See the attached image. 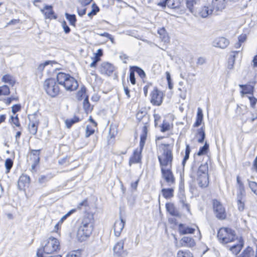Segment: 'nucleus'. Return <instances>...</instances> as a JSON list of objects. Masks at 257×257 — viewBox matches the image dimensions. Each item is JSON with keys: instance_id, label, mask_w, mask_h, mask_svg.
Wrapping results in <instances>:
<instances>
[{"instance_id": "nucleus-27", "label": "nucleus", "mask_w": 257, "mask_h": 257, "mask_svg": "<svg viewBox=\"0 0 257 257\" xmlns=\"http://www.w3.org/2000/svg\"><path fill=\"white\" fill-rule=\"evenodd\" d=\"M136 117L139 122L149 121V115L145 111L140 110L136 114Z\"/></svg>"}, {"instance_id": "nucleus-22", "label": "nucleus", "mask_w": 257, "mask_h": 257, "mask_svg": "<svg viewBox=\"0 0 257 257\" xmlns=\"http://www.w3.org/2000/svg\"><path fill=\"white\" fill-rule=\"evenodd\" d=\"M239 86L242 89V90L240 91L242 96L246 94L253 95L254 88L253 85L250 84H239Z\"/></svg>"}, {"instance_id": "nucleus-9", "label": "nucleus", "mask_w": 257, "mask_h": 257, "mask_svg": "<svg viewBox=\"0 0 257 257\" xmlns=\"http://www.w3.org/2000/svg\"><path fill=\"white\" fill-rule=\"evenodd\" d=\"M213 207L216 217L220 220L224 219L226 217L225 208L217 200L213 201Z\"/></svg>"}, {"instance_id": "nucleus-50", "label": "nucleus", "mask_w": 257, "mask_h": 257, "mask_svg": "<svg viewBox=\"0 0 257 257\" xmlns=\"http://www.w3.org/2000/svg\"><path fill=\"white\" fill-rule=\"evenodd\" d=\"M178 257H193V254L190 251L179 250L177 253Z\"/></svg>"}, {"instance_id": "nucleus-2", "label": "nucleus", "mask_w": 257, "mask_h": 257, "mask_svg": "<svg viewBox=\"0 0 257 257\" xmlns=\"http://www.w3.org/2000/svg\"><path fill=\"white\" fill-rule=\"evenodd\" d=\"M60 249V243L59 240L53 237H49L47 243L42 248L38 249L37 257H43V253L50 254Z\"/></svg>"}, {"instance_id": "nucleus-44", "label": "nucleus", "mask_w": 257, "mask_h": 257, "mask_svg": "<svg viewBox=\"0 0 257 257\" xmlns=\"http://www.w3.org/2000/svg\"><path fill=\"white\" fill-rule=\"evenodd\" d=\"M239 51H233L232 53L234 54L230 56V57L228 59V68L230 69H231L233 67L234 63V58L235 57V54H238Z\"/></svg>"}, {"instance_id": "nucleus-60", "label": "nucleus", "mask_w": 257, "mask_h": 257, "mask_svg": "<svg viewBox=\"0 0 257 257\" xmlns=\"http://www.w3.org/2000/svg\"><path fill=\"white\" fill-rule=\"evenodd\" d=\"M94 133V130L89 127L88 125H87L86 128L85 137L88 138L90 136L92 135Z\"/></svg>"}, {"instance_id": "nucleus-37", "label": "nucleus", "mask_w": 257, "mask_h": 257, "mask_svg": "<svg viewBox=\"0 0 257 257\" xmlns=\"http://www.w3.org/2000/svg\"><path fill=\"white\" fill-rule=\"evenodd\" d=\"M41 150H31V154L33 156V161L36 163L40 162V154Z\"/></svg>"}, {"instance_id": "nucleus-5", "label": "nucleus", "mask_w": 257, "mask_h": 257, "mask_svg": "<svg viewBox=\"0 0 257 257\" xmlns=\"http://www.w3.org/2000/svg\"><path fill=\"white\" fill-rule=\"evenodd\" d=\"M217 238L222 244H226L233 241L236 239L234 230L227 227L220 228L217 232Z\"/></svg>"}, {"instance_id": "nucleus-28", "label": "nucleus", "mask_w": 257, "mask_h": 257, "mask_svg": "<svg viewBox=\"0 0 257 257\" xmlns=\"http://www.w3.org/2000/svg\"><path fill=\"white\" fill-rule=\"evenodd\" d=\"M70 75L63 72H59L57 75V81L58 84L63 85L65 82L69 77Z\"/></svg>"}, {"instance_id": "nucleus-62", "label": "nucleus", "mask_w": 257, "mask_h": 257, "mask_svg": "<svg viewBox=\"0 0 257 257\" xmlns=\"http://www.w3.org/2000/svg\"><path fill=\"white\" fill-rule=\"evenodd\" d=\"M62 26L63 28L64 31L66 34H68L70 32V28L67 25L66 22L64 21L62 23Z\"/></svg>"}, {"instance_id": "nucleus-40", "label": "nucleus", "mask_w": 257, "mask_h": 257, "mask_svg": "<svg viewBox=\"0 0 257 257\" xmlns=\"http://www.w3.org/2000/svg\"><path fill=\"white\" fill-rule=\"evenodd\" d=\"M190 152H191V149H190L189 145H186V149H185V156L184 157V158H183L182 162V164L183 167L185 166L186 161L189 158V155H190Z\"/></svg>"}, {"instance_id": "nucleus-36", "label": "nucleus", "mask_w": 257, "mask_h": 257, "mask_svg": "<svg viewBox=\"0 0 257 257\" xmlns=\"http://www.w3.org/2000/svg\"><path fill=\"white\" fill-rule=\"evenodd\" d=\"M167 6L171 9H176L179 7L180 0H167Z\"/></svg>"}, {"instance_id": "nucleus-6", "label": "nucleus", "mask_w": 257, "mask_h": 257, "mask_svg": "<svg viewBox=\"0 0 257 257\" xmlns=\"http://www.w3.org/2000/svg\"><path fill=\"white\" fill-rule=\"evenodd\" d=\"M44 88L48 95L51 97L57 96L60 92V88L54 78H49L44 83Z\"/></svg>"}, {"instance_id": "nucleus-34", "label": "nucleus", "mask_w": 257, "mask_h": 257, "mask_svg": "<svg viewBox=\"0 0 257 257\" xmlns=\"http://www.w3.org/2000/svg\"><path fill=\"white\" fill-rule=\"evenodd\" d=\"M88 96L86 95L85 97L83 102V108L86 112H88L89 111H91L92 110V106H91L89 100H88Z\"/></svg>"}, {"instance_id": "nucleus-10", "label": "nucleus", "mask_w": 257, "mask_h": 257, "mask_svg": "<svg viewBox=\"0 0 257 257\" xmlns=\"http://www.w3.org/2000/svg\"><path fill=\"white\" fill-rule=\"evenodd\" d=\"M151 102L154 105L160 106L163 101V92L155 88L151 94Z\"/></svg>"}, {"instance_id": "nucleus-23", "label": "nucleus", "mask_w": 257, "mask_h": 257, "mask_svg": "<svg viewBox=\"0 0 257 257\" xmlns=\"http://www.w3.org/2000/svg\"><path fill=\"white\" fill-rule=\"evenodd\" d=\"M166 208L167 211L173 216L180 217V213L175 207L174 204L172 203H167L166 204Z\"/></svg>"}, {"instance_id": "nucleus-49", "label": "nucleus", "mask_w": 257, "mask_h": 257, "mask_svg": "<svg viewBox=\"0 0 257 257\" xmlns=\"http://www.w3.org/2000/svg\"><path fill=\"white\" fill-rule=\"evenodd\" d=\"M81 250L77 249L76 250H73L69 252L67 255L66 257H81Z\"/></svg>"}, {"instance_id": "nucleus-13", "label": "nucleus", "mask_w": 257, "mask_h": 257, "mask_svg": "<svg viewBox=\"0 0 257 257\" xmlns=\"http://www.w3.org/2000/svg\"><path fill=\"white\" fill-rule=\"evenodd\" d=\"M63 86L67 90L74 91L78 87V84L76 80L70 75L68 78L67 80L63 84Z\"/></svg>"}, {"instance_id": "nucleus-12", "label": "nucleus", "mask_w": 257, "mask_h": 257, "mask_svg": "<svg viewBox=\"0 0 257 257\" xmlns=\"http://www.w3.org/2000/svg\"><path fill=\"white\" fill-rule=\"evenodd\" d=\"M114 70V67L108 62H103L101 63L99 71L102 74L107 76H110L112 75Z\"/></svg>"}, {"instance_id": "nucleus-26", "label": "nucleus", "mask_w": 257, "mask_h": 257, "mask_svg": "<svg viewBox=\"0 0 257 257\" xmlns=\"http://www.w3.org/2000/svg\"><path fill=\"white\" fill-rule=\"evenodd\" d=\"M212 14H214V10L211 8V6L210 7L204 6L201 8V10L199 12V14L200 16L202 18H206L209 15Z\"/></svg>"}, {"instance_id": "nucleus-15", "label": "nucleus", "mask_w": 257, "mask_h": 257, "mask_svg": "<svg viewBox=\"0 0 257 257\" xmlns=\"http://www.w3.org/2000/svg\"><path fill=\"white\" fill-rule=\"evenodd\" d=\"M211 7L214 10V14L217 15L218 12L225 8V0H212Z\"/></svg>"}, {"instance_id": "nucleus-38", "label": "nucleus", "mask_w": 257, "mask_h": 257, "mask_svg": "<svg viewBox=\"0 0 257 257\" xmlns=\"http://www.w3.org/2000/svg\"><path fill=\"white\" fill-rule=\"evenodd\" d=\"M131 69H133L134 72L137 73L141 78H144L146 77L145 71L140 67L137 66H131Z\"/></svg>"}, {"instance_id": "nucleus-24", "label": "nucleus", "mask_w": 257, "mask_h": 257, "mask_svg": "<svg viewBox=\"0 0 257 257\" xmlns=\"http://www.w3.org/2000/svg\"><path fill=\"white\" fill-rule=\"evenodd\" d=\"M244 245L243 240L241 237L238 239V243L234 244L230 247V250L235 254H237L241 250Z\"/></svg>"}, {"instance_id": "nucleus-41", "label": "nucleus", "mask_w": 257, "mask_h": 257, "mask_svg": "<svg viewBox=\"0 0 257 257\" xmlns=\"http://www.w3.org/2000/svg\"><path fill=\"white\" fill-rule=\"evenodd\" d=\"M92 10L90 12L88 13L87 15L89 17H90L91 19L92 18V17L95 15L99 11V8L97 6V5L95 3H93L92 5L91 6Z\"/></svg>"}, {"instance_id": "nucleus-11", "label": "nucleus", "mask_w": 257, "mask_h": 257, "mask_svg": "<svg viewBox=\"0 0 257 257\" xmlns=\"http://www.w3.org/2000/svg\"><path fill=\"white\" fill-rule=\"evenodd\" d=\"M124 241L121 240L118 242L113 247L114 254L117 257H125L127 252L123 249Z\"/></svg>"}, {"instance_id": "nucleus-58", "label": "nucleus", "mask_w": 257, "mask_h": 257, "mask_svg": "<svg viewBox=\"0 0 257 257\" xmlns=\"http://www.w3.org/2000/svg\"><path fill=\"white\" fill-rule=\"evenodd\" d=\"M75 211V209H72L69 211L67 213H66L65 215H64L63 216L61 217L60 220H59V223L62 224L63 221L68 217L71 214H72L73 212Z\"/></svg>"}, {"instance_id": "nucleus-54", "label": "nucleus", "mask_w": 257, "mask_h": 257, "mask_svg": "<svg viewBox=\"0 0 257 257\" xmlns=\"http://www.w3.org/2000/svg\"><path fill=\"white\" fill-rule=\"evenodd\" d=\"M248 185L252 191L257 195V183L255 182L249 181Z\"/></svg>"}, {"instance_id": "nucleus-48", "label": "nucleus", "mask_w": 257, "mask_h": 257, "mask_svg": "<svg viewBox=\"0 0 257 257\" xmlns=\"http://www.w3.org/2000/svg\"><path fill=\"white\" fill-rule=\"evenodd\" d=\"M10 122L14 124L16 126L21 128V124L19 121L18 115L16 116H11V119L9 120Z\"/></svg>"}, {"instance_id": "nucleus-31", "label": "nucleus", "mask_w": 257, "mask_h": 257, "mask_svg": "<svg viewBox=\"0 0 257 257\" xmlns=\"http://www.w3.org/2000/svg\"><path fill=\"white\" fill-rule=\"evenodd\" d=\"M2 80L3 82L8 83L12 86H13L16 82L14 77L10 74H6L4 75L2 78Z\"/></svg>"}, {"instance_id": "nucleus-63", "label": "nucleus", "mask_w": 257, "mask_h": 257, "mask_svg": "<svg viewBox=\"0 0 257 257\" xmlns=\"http://www.w3.org/2000/svg\"><path fill=\"white\" fill-rule=\"evenodd\" d=\"M246 35L245 34H242L238 36V41L242 44V43H244L246 40Z\"/></svg>"}, {"instance_id": "nucleus-46", "label": "nucleus", "mask_w": 257, "mask_h": 257, "mask_svg": "<svg viewBox=\"0 0 257 257\" xmlns=\"http://www.w3.org/2000/svg\"><path fill=\"white\" fill-rule=\"evenodd\" d=\"M10 93V88L7 85H4L0 87V96L3 95H9Z\"/></svg>"}, {"instance_id": "nucleus-64", "label": "nucleus", "mask_w": 257, "mask_h": 257, "mask_svg": "<svg viewBox=\"0 0 257 257\" xmlns=\"http://www.w3.org/2000/svg\"><path fill=\"white\" fill-rule=\"evenodd\" d=\"M237 204L238 209L240 211H242L244 209V203L243 201H237Z\"/></svg>"}, {"instance_id": "nucleus-19", "label": "nucleus", "mask_w": 257, "mask_h": 257, "mask_svg": "<svg viewBox=\"0 0 257 257\" xmlns=\"http://www.w3.org/2000/svg\"><path fill=\"white\" fill-rule=\"evenodd\" d=\"M41 11L44 14L46 18L50 19H56L57 18V16L55 14V13L53 10V7L52 6H46L44 7V10H42Z\"/></svg>"}, {"instance_id": "nucleus-7", "label": "nucleus", "mask_w": 257, "mask_h": 257, "mask_svg": "<svg viewBox=\"0 0 257 257\" xmlns=\"http://www.w3.org/2000/svg\"><path fill=\"white\" fill-rule=\"evenodd\" d=\"M235 113L236 116L239 117L240 119L243 122L249 121L252 122L255 119H257V114L254 115L253 114H251V113H250V114L251 115V117H245V115L248 114V108L246 106L243 104L237 105Z\"/></svg>"}, {"instance_id": "nucleus-30", "label": "nucleus", "mask_w": 257, "mask_h": 257, "mask_svg": "<svg viewBox=\"0 0 257 257\" xmlns=\"http://www.w3.org/2000/svg\"><path fill=\"white\" fill-rule=\"evenodd\" d=\"M161 192L163 196L166 199L171 198L174 196V189L173 188H163Z\"/></svg>"}, {"instance_id": "nucleus-56", "label": "nucleus", "mask_w": 257, "mask_h": 257, "mask_svg": "<svg viewBox=\"0 0 257 257\" xmlns=\"http://www.w3.org/2000/svg\"><path fill=\"white\" fill-rule=\"evenodd\" d=\"M170 124L168 122H166L164 121L163 123H162V125L161 126V131L162 132H165L170 130Z\"/></svg>"}, {"instance_id": "nucleus-1", "label": "nucleus", "mask_w": 257, "mask_h": 257, "mask_svg": "<svg viewBox=\"0 0 257 257\" xmlns=\"http://www.w3.org/2000/svg\"><path fill=\"white\" fill-rule=\"evenodd\" d=\"M160 147L163 151L162 155L158 156L160 167H170V168H172L173 160L172 152L173 145L162 144Z\"/></svg>"}, {"instance_id": "nucleus-20", "label": "nucleus", "mask_w": 257, "mask_h": 257, "mask_svg": "<svg viewBox=\"0 0 257 257\" xmlns=\"http://www.w3.org/2000/svg\"><path fill=\"white\" fill-rule=\"evenodd\" d=\"M142 152L139 151L138 149H136L133 153V155L130 158L129 166H131L133 164L139 163L141 161Z\"/></svg>"}, {"instance_id": "nucleus-51", "label": "nucleus", "mask_w": 257, "mask_h": 257, "mask_svg": "<svg viewBox=\"0 0 257 257\" xmlns=\"http://www.w3.org/2000/svg\"><path fill=\"white\" fill-rule=\"evenodd\" d=\"M51 179V177L49 175H41L38 179V182L40 184H43L48 181Z\"/></svg>"}, {"instance_id": "nucleus-59", "label": "nucleus", "mask_w": 257, "mask_h": 257, "mask_svg": "<svg viewBox=\"0 0 257 257\" xmlns=\"http://www.w3.org/2000/svg\"><path fill=\"white\" fill-rule=\"evenodd\" d=\"M146 139L147 138H145L144 137H140V150L139 151L141 152H142L144 147Z\"/></svg>"}, {"instance_id": "nucleus-42", "label": "nucleus", "mask_w": 257, "mask_h": 257, "mask_svg": "<svg viewBox=\"0 0 257 257\" xmlns=\"http://www.w3.org/2000/svg\"><path fill=\"white\" fill-rule=\"evenodd\" d=\"M13 166V161L11 158H7L5 163V166L6 169V173H9Z\"/></svg>"}, {"instance_id": "nucleus-3", "label": "nucleus", "mask_w": 257, "mask_h": 257, "mask_svg": "<svg viewBox=\"0 0 257 257\" xmlns=\"http://www.w3.org/2000/svg\"><path fill=\"white\" fill-rule=\"evenodd\" d=\"M93 229L92 221L88 218H84L77 231L78 239L81 242L86 240L91 234Z\"/></svg>"}, {"instance_id": "nucleus-29", "label": "nucleus", "mask_w": 257, "mask_h": 257, "mask_svg": "<svg viewBox=\"0 0 257 257\" xmlns=\"http://www.w3.org/2000/svg\"><path fill=\"white\" fill-rule=\"evenodd\" d=\"M158 33L160 35V38L163 42L165 43L169 42V37L164 28L159 29L158 30Z\"/></svg>"}, {"instance_id": "nucleus-35", "label": "nucleus", "mask_w": 257, "mask_h": 257, "mask_svg": "<svg viewBox=\"0 0 257 257\" xmlns=\"http://www.w3.org/2000/svg\"><path fill=\"white\" fill-rule=\"evenodd\" d=\"M66 19L69 21V24L73 26H75L77 21L76 16L74 14H69L67 13L65 14Z\"/></svg>"}, {"instance_id": "nucleus-4", "label": "nucleus", "mask_w": 257, "mask_h": 257, "mask_svg": "<svg viewBox=\"0 0 257 257\" xmlns=\"http://www.w3.org/2000/svg\"><path fill=\"white\" fill-rule=\"evenodd\" d=\"M208 172V165L207 162L201 164L198 169L197 180L199 187L202 188L207 187L209 184Z\"/></svg>"}, {"instance_id": "nucleus-57", "label": "nucleus", "mask_w": 257, "mask_h": 257, "mask_svg": "<svg viewBox=\"0 0 257 257\" xmlns=\"http://www.w3.org/2000/svg\"><path fill=\"white\" fill-rule=\"evenodd\" d=\"M248 98L249 99V101H250V106L254 108V107H255V105L257 102V99L254 97L253 96H248Z\"/></svg>"}, {"instance_id": "nucleus-33", "label": "nucleus", "mask_w": 257, "mask_h": 257, "mask_svg": "<svg viewBox=\"0 0 257 257\" xmlns=\"http://www.w3.org/2000/svg\"><path fill=\"white\" fill-rule=\"evenodd\" d=\"M80 121V118L76 116H74L73 118L67 119L65 122L67 128H70L73 124Z\"/></svg>"}, {"instance_id": "nucleus-47", "label": "nucleus", "mask_w": 257, "mask_h": 257, "mask_svg": "<svg viewBox=\"0 0 257 257\" xmlns=\"http://www.w3.org/2000/svg\"><path fill=\"white\" fill-rule=\"evenodd\" d=\"M86 89L84 86L81 87L80 90H79L77 93V98L78 100H81L83 98V96L86 93Z\"/></svg>"}, {"instance_id": "nucleus-17", "label": "nucleus", "mask_w": 257, "mask_h": 257, "mask_svg": "<svg viewBox=\"0 0 257 257\" xmlns=\"http://www.w3.org/2000/svg\"><path fill=\"white\" fill-rule=\"evenodd\" d=\"M229 44V41L224 37H219L215 39L213 42V46L222 49L225 48Z\"/></svg>"}, {"instance_id": "nucleus-8", "label": "nucleus", "mask_w": 257, "mask_h": 257, "mask_svg": "<svg viewBox=\"0 0 257 257\" xmlns=\"http://www.w3.org/2000/svg\"><path fill=\"white\" fill-rule=\"evenodd\" d=\"M167 167H160L162 176L168 183V185L171 186L175 183V178L172 171V168L168 167V168H167Z\"/></svg>"}, {"instance_id": "nucleus-16", "label": "nucleus", "mask_w": 257, "mask_h": 257, "mask_svg": "<svg viewBox=\"0 0 257 257\" xmlns=\"http://www.w3.org/2000/svg\"><path fill=\"white\" fill-rule=\"evenodd\" d=\"M28 119L30 121L28 127L29 132L32 135H35L37 133L39 119H33L32 117H28Z\"/></svg>"}, {"instance_id": "nucleus-43", "label": "nucleus", "mask_w": 257, "mask_h": 257, "mask_svg": "<svg viewBox=\"0 0 257 257\" xmlns=\"http://www.w3.org/2000/svg\"><path fill=\"white\" fill-rule=\"evenodd\" d=\"M196 4V0H186V5L187 9L191 13L194 12V5Z\"/></svg>"}, {"instance_id": "nucleus-14", "label": "nucleus", "mask_w": 257, "mask_h": 257, "mask_svg": "<svg viewBox=\"0 0 257 257\" xmlns=\"http://www.w3.org/2000/svg\"><path fill=\"white\" fill-rule=\"evenodd\" d=\"M30 178L29 176L23 174L19 178L18 181V187L20 190H25L28 187L30 183Z\"/></svg>"}, {"instance_id": "nucleus-55", "label": "nucleus", "mask_w": 257, "mask_h": 257, "mask_svg": "<svg viewBox=\"0 0 257 257\" xmlns=\"http://www.w3.org/2000/svg\"><path fill=\"white\" fill-rule=\"evenodd\" d=\"M130 80L131 82V83L133 85L136 84V78H135V72L132 69H131V67H130Z\"/></svg>"}, {"instance_id": "nucleus-39", "label": "nucleus", "mask_w": 257, "mask_h": 257, "mask_svg": "<svg viewBox=\"0 0 257 257\" xmlns=\"http://www.w3.org/2000/svg\"><path fill=\"white\" fill-rule=\"evenodd\" d=\"M197 135L200 137L198 139V142L199 143H203L205 138V130L203 127H201L197 130Z\"/></svg>"}, {"instance_id": "nucleus-53", "label": "nucleus", "mask_w": 257, "mask_h": 257, "mask_svg": "<svg viewBox=\"0 0 257 257\" xmlns=\"http://www.w3.org/2000/svg\"><path fill=\"white\" fill-rule=\"evenodd\" d=\"M143 123L144 124V126L143 127V133L141 135V137H144L145 138H147L148 127L149 126V122L143 121Z\"/></svg>"}, {"instance_id": "nucleus-18", "label": "nucleus", "mask_w": 257, "mask_h": 257, "mask_svg": "<svg viewBox=\"0 0 257 257\" xmlns=\"http://www.w3.org/2000/svg\"><path fill=\"white\" fill-rule=\"evenodd\" d=\"M125 224V221L120 218V221H116L113 225L114 234L116 236H119L122 231Z\"/></svg>"}, {"instance_id": "nucleus-61", "label": "nucleus", "mask_w": 257, "mask_h": 257, "mask_svg": "<svg viewBox=\"0 0 257 257\" xmlns=\"http://www.w3.org/2000/svg\"><path fill=\"white\" fill-rule=\"evenodd\" d=\"M21 109V106L20 104H15L12 107V111L14 114L19 111Z\"/></svg>"}, {"instance_id": "nucleus-45", "label": "nucleus", "mask_w": 257, "mask_h": 257, "mask_svg": "<svg viewBox=\"0 0 257 257\" xmlns=\"http://www.w3.org/2000/svg\"><path fill=\"white\" fill-rule=\"evenodd\" d=\"M209 149V145L206 142L203 146L201 147L197 153L198 156H201L205 154Z\"/></svg>"}, {"instance_id": "nucleus-25", "label": "nucleus", "mask_w": 257, "mask_h": 257, "mask_svg": "<svg viewBox=\"0 0 257 257\" xmlns=\"http://www.w3.org/2000/svg\"><path fill=\"white\" fill-rule=\"evenodd\" d=\"M180 243L182 246L190 247H193L195 245L194 240L192 238L188 236L183 237L180 240Z\"/></svg>"}, {"instance_id": "nucleus-32", "label": "nucleus", "mask_w": 257, "mask_h": 257, "mask_svg": "<svg viewBox=\"0 0 257 257\" xmlns=\"http://www.w3.org/2000/svg\"><path fill=\"white\" fill-rule=\"evenodd\" d=\"M253 250L252 247L248 246L240 255V257H253Z\"/></svg>"}, {"instance_id": "nucleus-21", "label": "nucleus", "mask_w": 257, "mask_h": 257, "mask_svg": "<svg viewBox=\"0 0 257 257\" xmlns=\"http://www.w3.org/2000/svg\"><path fill=\"white\" fill-rule=\"evenodd\" d=\"M178 231L180 234H192L195 231V229L186 226L183 223H180L178 225Z\"/></svg>"}, {"instance_id": "nucleus-52", "label": "nucleus", "mask_w": 257, "mask_h": 257, "mask_svg": "<svg viewBox=\"0 0 257 257\" xmlns=\"http://www.w3.org/2000/svg\"><path fill=\"white\" fill-rule=\"evenodd\" d=\"M91 59L93 60V61L90 64V67H96L97 63L100 60V58L98 56H97V54H94V56L93 57H91Z\"/></svg>"}]
</instances>
